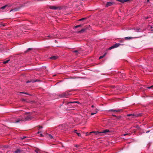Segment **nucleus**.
I'll list each match as a JSON object with an SVG mask.
<instances>
[{"instance_id":"obj_1","label":"nucleus","mask_w":153,"mask_h":153,"mask_svg":"<svg viewBox=\"0 0 153 153\" xmlns=\"http://www.w3.org/2000/svg\"><path fill=\"white\" fill-rule=\"evenodd\" d=\"M25 119H23V118H22V119H19V120H16L15 123H18L20 121H27L28 120H31L32 117H31L30 116L28 115L26 117H25Z\"/></svg>"},{"instance_id":"obj_2","label":"nucleus","mask_w":153,"mask_h":153,"mask_svg":"<svg viewBox=\"0 0 153 153\" xmlns=\"http://www.w3.org/2000/svg\"><path fill=\"white\" fill-rule=\"evenodd\" d=\"M141 115V114H129L127 115V117L131 116L132 118H135L137 117H139Z\"/></svg>"},{"instance_id":"obj_3","label":"nucleus","mask_w":153,"mask_h":153,"mask_svg":"<svg viewBox=\"0 0 153 153\" xmlns=\"http://www.w3.org/2000/svg\"><path fill=\"white\" fill-rule=\"evenodd\" d=\"M49 8L51 9L56 10L57 9L60 10L61 7L58 6H49Z\"/></svg>"},{"instance_id":"obj_4","label":"nucleus","mask_w":153,"mask_h":153,"mask_svg":"<svg viewBox=\"0 0 153 153\" xmlns=\"http://www.w3.org/2000/svg\"><path fill=\"white\" fill-rule=\"evenodd\" d=\"M121 44L120 43H116L111 46V47H110L109 48V49L111 50L112 49L114 48H117L119 47L120 45Z\"/></svg>"},{"instance_id":"obj_5","label":"nucleus","mask_w":153,"mask_h":153,"mask_svg":"<svg viewBox=\"0 0 153 153\" xmlns=\"http://www.w3.org/2000/svg\"><path fill=\"white\" fill-rule=\"evenodd\" d=\"M93 133H94L96 135H102V133H101V132L92 131L89 133V134H92Z\"/></svg>"},{"instance_id":"obj_6","label":"nucleus","mask_w":153,"mask_h":153,"mask_svg":"<svg viewBox=\"0 0 153 153\" xmlns=\"http://www.w3.org/2000/svg\"><path fill=\"white\" fill-rule=\"evenodd\" d=\"M121 111V109H110L108 111H113L114 112H120Z\"/></svg>"},{"instance_id":"obj_7","label":"nucleus","mask_w":153,"mask_h":153,"mask_svg":"<svg viewBox=\"0 0 153 153\" xmlns=\"http://www.w3.org/2000/svg\"><path fill=\"white\" fill-rule=\"evenodd\" d=\"M114 3L113 2H107L106 5V7H108L111 6L114 4Z\"/></svg>"},{"instance_id":"obj_8","label":"nucleus","mask_w":153,"mask_h":153,"mask_svg":"<svg viewBox=\"0 0 153 153\" xmlns=\"http://www.w3.org/2000/svg\"><path fill=\"white\" fill-rule=\"evenodd\" d=\"M68 94L66 93H62V94L59 95V96L61 97H67L68 96Z\"/></svg>"},{"instance_id":"obj_9","label":"nucleus","mask_w":153,"mask_h":153,"mask_svg":"<svg viewBox=\"0 0 153 153\" xmlns=\"http://www.w3.org/2000/svg\"><path fill=\"white\" fill-rule=\"evenodd\" d=\"M23 150L20 149H17L14 152L15 153H21L22 152Z\"/></svg>"},{"instance_id":"obj_10","label":"nucleus","mask_w":153,"mask_h":153,"mask_svg":"<svg viewBox=\"0 0 153 153\" xmlns=\"http://www.w3.org/2000/svg\"><path fill=\"white\" fill-rule=\"evenodd\" d=\"M110 132V131L108 129H105V130H103L101 132V133L102 134V133H104V134H106L107 133Z\"/></svg>"},{"instance_id":"obj_11","label":"nucleus","mask_w":153,"mask_h":153,"mask_svg":"<svg viewBox=\"0 0 153 153\" xmlns=\"http://www.w3.org/2000/svg\"><path fill=\"white\" fill-rule=\"evenodd\" d=\"M87 28H83L81 29V30H79V31H77V33H82L84 32L86 30Z\"/></svg>"},{"instance_id":"obj_12","label":"nucleus","mask_w":153,"mask_h":153,"mask_svg":"<svg viewBox=\"0 0 153 153\" xmlns=\"http://www.w3.org/2000/svg\"><path fill=\"white\" fill-rule=\"evenodd\" d=\"M73 52L75 53L76 55H78L80 53V51L75 50L73 51Z\"/></svg>"},{"instance_id":"obj_13","label":"nucleus","mask_w":153,"mask_h":153,"mask_svg":"<svg viewBox=\"0 0 153 153\" xmlns=\"http://www.w3.org/2000/svg\"><path fill=\"white\" fill-rule=\"evenodd\" d=\"M47 137L50 139H52L53 138V136L49 134H47Z\"/></svg>"},{"instance_id":"obj_14","label":"nucleus","mask_w":153,"mask_h":153,"mask_svg":"<svg viewBox=\"0 0 153 153\" xmlns=\"http://www.w3.org/2000/svg\"><path fill=\"white\" fill-rule=\"evenodd\" d=\"M58 58V57L57 56H53L50 58L51 59H53V60L56 59H57Z\"/></svg>"},{"instance_id":"obj_15","label":"nucleus","mask_w":153,"mask_h":153,"mask_svg":"<svg viewBox=\"0 0 153 153\" xmlns=\"http://www.w3.org/2000/svg\"><path fill=\"white\" fill-rule=\"evenodd\" d=\"M82 25H76L74 27V28H76L79 27H82Z\"/></svg>"},{"instance_id":"obj_16","label":"nucleus","mask_w":153,"mask_h":153,"mask_svg":"<svg viewBox=\"0 0 153 153\" xmlns=\"http://www.w3.org/2000/svg\"><path fill=\"white\" fill-rule=\"evenodd\" d=\"M77 130H74V132L75 133H76V134H77V135L79 136H80L81 135V134H80V133L77 132Z\"/></svg>"},{"instance_id":"obj_17","label":"nucleus","mask_w":153,"mask_h":153,"mask_svg":"<svg viewBox=\"0 0 153 153\" xmlns=\"http://www.w3.org/2000/svg\"><path fill=\"white\" fill-rule=\"evenodd\" d=\"M0 26L2 27H3L5 26V24L3 23H1L0 24Z\"/></svg>"},{"instance_id":"obj_18","label":"nucleus","mask_w":153,"mask_h":153,"mask_svg":"<svg viewBox=\"0 0 153 153\" xmlns=\"http://www.w3.org/2000/svg\"><path fill=\"white\" fill-rule=\"evenodd\" d=\"M20 9V7L15 8L13 10H14L15 11H17L19 10Z\"/></svg>"},{"instance_id":"obj_19","label":"nucleus","mask_w":153,"mask_h":153,"mask_svg":"<svg viewBox=\"0 0 153 153\" xmlns=\"http://www.w3.org/2000/svg\"><path fill=\"white\" fill-rule=\"evenodd\" d=\"M131 39H132V37H127L125 38V39L126 40H129Z\"/></svg>"},{"instance_id":"obj_20","label":"nucleus","mask_w":153,"mask_h":153,"mask_svg":"<svg viewBox=\"0 0 153 153\" xmlns=\"http://www.w3.org/2000/svg\"><path fill=\"white\" fill-rule=\"evenodd\" d=\"M106 53H105L103 55L99 57V59H101L103 58L106 55Z\"/></svg>"},{"instance_id":"obj_21","label":"nucleus","mask_w":153,"mask_h":153,"mask_svg":"<svg viewBox=\"0 0 153 153\" xmlns=\"http://www.w3.org/2000/svg\"><path fill=\"white\" fill-rule=\"evenodd\" d=\"M8 6L7 5H6L4 6H3L2 7L0 8V9H4L7 7Z\"/></svg>"},{"instance_id":"obj_22","label":"nucleus","mask_w":153,"mask_h":153,"mask_svg":"<svg viewBox=\"0 0 153 153\" xmlns=\"http://www.w3.org/2000/svg\"><path fill=\"white\" fill-rule=\"evenodd\" d=\"M9 61H10V59H9V60H6L5 61H4L3 62V63L4 64H6V63H8Z\"/></svg>"},{"instance_id":"obj_23","label":"nucleus","mask_w":153,"mask_h":153,"mask_svg":"<svg viewBox=\"0 0 153 153\" xmlns=\"http://www.w3.org/2000/svg\"><path fill=\"white\" fill-rule=\"evenodd\" d=\"M35 152L36 153H41V152H40V151L38 150V149H36V150H35Z\"/></svg>"},{"instance_id":"obj_24","label":"nucleus","mask_w":153,"mask_h":153,"mask_svg":"<svg viewBox=\"0 0 153 153\" xmlns=\"http://www.w3.org/2000/svg\"><path fill=\"white\" fill-rule=\"evenodd\" d=\"M32 49V48H29L25 52V53H27V52L29 51L30 50H31Z\"/></svg>"},{"instance_id":"obj_25","label":"nucleus","mask_w":153,"mask_h":153,"mask_svg":"<svg viewBox=\"0 0 153 153\" xmlns=\"http://www.w3.org/2000/svg\"><path fill=\"white\" fill-rule=\"evenodd\" d=\"M21 93H22V94H27V95H31L30 94H28L27 93H25V92H21Z\"/></svg>"},{"instance_id":"obj_26","label":"nucleus","mask_w":153,"mask_h":153,"mask_svg":"<svg viewBox=\"0 0 153 153\" xmlns=\"http://www.w3.org/2000/svg\"><path fill=\"white\" fill-rule=\"evenodd\" d=\"M97 112V111H95V112H94V113H92L91 114V115H93L95 114H96Z\"/></svg>"},{"instance_id":"obj_27","label":"nucleus","mask_w":153,"mask_h":153,"mask_svg":"<svg viewBox=\"0 0 153 153\" xmlns=\"http://www.w3.org/2000/svg\"><path fill=\"white\" fill-rule=\"evenodd\" d=\"M153 88V85L152 86H151L150 87H147V88H149V89H151V88Z\"/></svg>"},{"instance_id":"obj_28","label":"nucleus","mask_w":153,"mask_h":153,"mask_svg":"<svg viewBox=\"0 0 153 153\" xmlns=\"http://www.w3.org/2000/svg\"><path fill=\"white\" fill-rule=\"evenodd\" d=\"M85 18H83L79 19V21H82L83 20H85Z\"/></svg>"},{"instance_id":"obj_29","label":"nucleus","mask_w":153,"mask_h":153,"mask_svg":"<svg viewBox=\"0 0 153 153\" xmlns=\"http://www.w3.org/2000/svg\"><path fill=\"white\" fill-rule=\"evenodd\" d=\"M139 30V29L138 28L135 29V30H136L137 32H138Z\"/></svg>"},{"instance_id":"obj_30","label":"nucleus","mask_w":153,"mask_h":153,"mask_svg":"<svg viewBox=\"0 0 153 153\" xmlns=\"http://www.w3.org/2000/svg\"><path fill=\"white\" fill-rule=\"evenodd\" d=\"M47 37H49V38L51 39L52 37V36H47Z\"/></svg>"},{"instance_id":"obj_31","label":"nucleus","mask_w":153,"mask_h":153,"mask_svg":"<svg viewBox=\"0 0 153 153\" xmlns=\"http://www.w3.org/2000/svg\"><path fill=\"white\" fill-rule=\"evenodd\" d=\"M129 134V133H126V134H123V136H125V135H128V134Z\"/></svg>"},{"instance_id":"obj_32","label":"nucleus","mask_w":153,"mask_h":153,"mask_svg":"<svg viewBox=\"0 0 153 153\" xmlns=\"http://www.w3.org/2000/svg\"><path fill=\"white\" fill-rule=\"evenodd\" d=\"M26 137H25V136H23L21 138H22V140L25 139V138Z\"/></svg>"},{"instance_id":"obj_33","label":"nucleus","mask_w":153,"mask_h":153,"mask_svg":"<svg viewBox=\"0 0 153 153\" xmlns=\"http://www.w3.org/2000/svg\"><path fill=\"white\" fill-rule=\"evenodd\" d=\"M30 114V112H28V113H27V112H26V113H25V114L26 115H27V114Z\"/></svg>"},{"instance_id":"obj_34","label":"nucleus","mask_w":153,"mask_h":153,"mask_svg":"<svg viewBox=\"0 0 153 153\" xmlns=\"http://www.w3.org/2000/svg\"><path fill=\"white\" fill-rule=\"evenodd\" d=\"M40 136L41 137H43V136H44V135H43V134H40Z\"/></svg>"},{"instance_id":"obj_35","label":"nucleus","mask_w":153,"mask_h":153,"mask_svg":"<svg viewBox=\"0 0 153 153\" xmlns=\"http://www.w3.org/2000/svg\"><path fill=\"white\" fill-rule=\"evenodd\" d=\"M90 135L89 134H89L88 133H86V135L87 136V135Z\"/></svg>"},{"instance_id":"obj_36","label":"nucleus","mask_w":153,"mask_h":153,"mask_svg":"<svg viewBox=\"0 0 153 153\" xmlns=\"http://www.w3.org/2000/svg\"><path fill=\"white\" fill-rule=\"evenodd\" d=\"M31 82V81H27L26 82H27V83H29V82Z\"/></svg>"},{"instance_id":"obj_37","label":"nucleus","mask_w":153,"mask_h":153,"mask_svg":"<svg viewBox=\"0 0 153 153\" xmlns=\"http://www.w3.org/2000/svg\"><path fill=\"white\" fill-rule=\"evenodd\" d=\"M147 3H149V0H147Z\"/></svg>"},{"instance_id":"obj_38","label":"nucleus","mask_w":153,"mask_h":153,"mask_svg":"<svg viewBox=\"0 0 153 153\" xmlns=\"http://www.w3.org/2000/svg\"><path fill=\"white\" fill-rule=\"evenodd\" d=\"M149 131H149V130L147 131L146 132V133H149Z\"/></svg>"},{"instance_id":"obj_39","label":"nucleus","mask_w":153,"mask_h":153,"mask_svg":"<svg viewBox=\"0 0 153 153\" xmlns=\"http://www.w3.org/2000/svg\"><path fill=\"white\" fill-rule=\"evenodd\" d=\"M39 127L40 128H42V126H39Z\"/></svg>"},{"instance_id":"obj_40","label":"nucleus","mask_w":153,"mask_h":153,"mask_svg":"<svg viewBox=\"0 0 153 153\" xmlns=\"http://www.w3.org/2000/svg\"><path fill=\"white\" fill-rule=\"evenodd\" d=\"M4 147L5 148H7V147H8V146H4Z\"/></svg>"},{"instance_id":"obj_41","label":"nucleus","mask_w":153,"mask_h":153,"mask_svg":"<svg viewBox=\"0 0 153 153\" xmlns=\"http://www.w3.org/2000/svg\"><path fill=\"white\" fill-rule=\"evenodd\" d=\"M120 118V117H117V118L118 119H119Z\"/></svg>"},{"instance_id":"obj_42","label":"nucleus","mask_w":153,"mask_h":153,"mask_svg":"<svg viewBox=\"0 0 153 153\" xmlns=\"http://www.w3.org/2000/svg\"><path fill=\"white\" fill-rule=\"evenodd\" d=\"M145 18L146 19H148V17H145Z\"/></svg>"},{"instance_id":"obj_43","label":"nucleus","mask_w":153,"mask_h":153,"mask_svg":"<svg viewBox=\"0 0 153 153\" xmlns=\"http://www.w3.org/2000/svg\"><path fill=\"white\" fill-rule=\"evenodd\" d=\"M40 131H38V132H37V134H39V133H40Z\"/></svg>"},{"instance_id":"obj_44","label":"nucleus","mask_w":153,"mask_h":153,"mask_svg":"<svg viewBox=\"0 0 153 153\" xmlns=\"http://www.w3.org/2000/svg\"><path fill=\"white\" fill-rule=\"evenodd\" d=\"M113 116H114V117H116V116L115 115H113Z\"/></svg>"},{"instance_id":"obj_45","label":"nucleus","mask_w":153,"mask_h":153,"mask_svg":"<svg viewBox=\"0 0 153 153\" xmlns=\"http://www.w3.org/2000/svg\"><path fill=\"white\" fill-rule=\"evenodd\" d=\"M91 107L93 108L94 107V105H92Z\"/></svg>"},{"instance_id":"obj_46","label":"nucleus","mask_w":153,"mask_h":153,"mask_svg":"<svg viewBox=\"0 0 153 153\" xmlns=\"http://www.w3.org/2000/svg\"><path fill=\"white\" fill-rule=\"evenodd\" d=\"M75 146L77 147V145H76Z\"/></svg>"},{"instance_id":"obj_47","label":"nucleus","mask_w":153,"mask_h":153,"mask_svg":"<svg viewBox=\"0 0 153 153\" xmlns=\"http://www.w3.org/2000/svg\"><path fill=\"white\" fill-rule=\"evenodd\" d=\"M55 42L56 43V42H57V41L56 40H55Z\"/></svg>"}]
</instances>
